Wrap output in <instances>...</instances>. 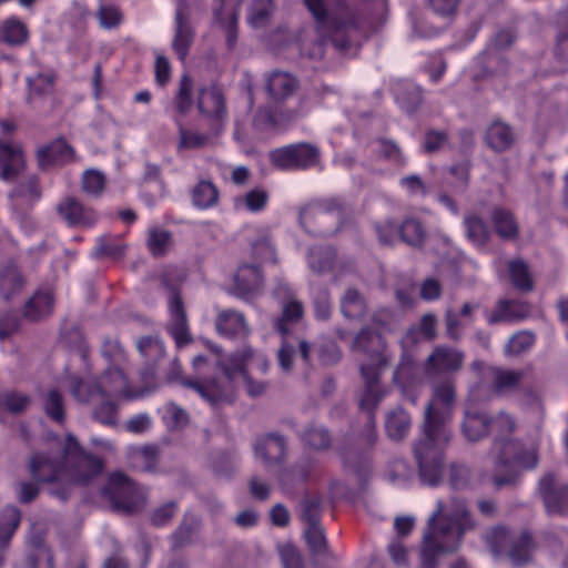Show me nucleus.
I'll return each mask as SVG.
<instances>
[{"label":"nucleus","instance_id":"obj_1","mask_svg":"<svg viewBox=\"0 0 568 568\" xmlns=\"http://www.w3.org/2000/svg\"><path fill=\"white\" fill-rule=\"evenodd\" d=\"M454 400L455 388L450 382L434 387L433 397L425 412L423 436L414 447L420 479L430 486L437 485L443 478V450L450 438L446 424Z\"/></svg>","mask_w":568,"mask_h":568},{"label":"nucleus","instance_id":"obj_2","mask_svg":"<svg viewBox=\"0 0 568 568\" xmlns=\"http://www.w3.org/2000/svg\"><path fill=\"white\" fill-rule=\"evenodd\" d=\"M475 528L465 501L452 499L449 504L437 500L423 534L419 552L422 568H435L444 555L457 551L465 534Z\"/></svg>","mask_w":568,"mask_h":568},{"label":"nucleus","instance_id":"obj_3","mask_svg":"<svg viewBox=\"0 0 568 568\" xmlns=\"http://www.w3.org/2000/svg\"><path fill=\"white\" fill-rule=\"evenodd\" d=\"M223 378L222 381H185V385L197 392L202 398L215 405L222 399H229L234 388L243 386L248 395L258 396L265 385L254 382L251 374L256 371L265 373L268 363L263 354L245 348L242 353L231 356L227 362H219Z\"/></svg>","mask_w":568,"mask_h":568},{"label":"nucleus","instance_id":"obj_4","mask_svg":"<svg viewBox=\"0 0 568 568\" xmlns=\"http://www.w3.org/2000/svg\"><path fill=\"white\" fill-rule=\"evenodd\" d=\"M29 470L39 483L85 484L102 470V462L82 452L75 438L68 436L61 460L37 453L29 460Z\"/></svg>","mask_w":568,"mask_h":568},{"label":"nucleus","instance_id":"obj_5","mask_svg":"<svg viewBox=\"0 0 568 568\" xmlns=\"http://www.w3.org/2000/svg\"><path fill=\"white\" fill-rule=\"evenodd\" d=\"M72 395L83 403H92L99 407L94 410V418L102 424L115 423V408L121 400H132L149 394V387L132 389L123 373L118 368L108 369L94 385V389L80 384L75 378L70 379Z\"/></svg>","mask_w":568,"mask_h":568},{"label":"nucleus","instance_id":"obj_6","mask_svg":"<svg viewBox=\"0 0 568 568\" xmlns=\"http://www.w3.org/2000/svg\"><path fill=\"white\" fill-rule=\"evenodd\" d=\"M384 347L385 344L381 332L375 334L363 329L354 343V348L363 351L368 358V363L361 364V372L366 386L359 399L361 408L367 410L376 406L385 395L378 385L379 369L386 362V357L383 354Z\"/></svg>","mask_w":568,"mask_h":568},{"label":"nucleus","instance_id":"obj_7","mask_svg":"<svg viewBox=\"0 0 568 568\" xmlns=\"http://www.w3.org/2000/svg\"><path fill=\"white\" fill-rule=\"evenodd\" d=\"M303 316V305L295 298H290L283 305V315L276 322L277 331L284 336L282 346L277 353L280 368L284 373L293 369L294 363L301 361L304 364L310 362L311 346L301 338L288 336V324L296 323Z\"/></svg>","mask_w":568,"mask_h":568},{"label":"nucleus","instance_id":"obj_8","mask_svg":"<svg viewBox=\"0 0 568 568\" xmlns=\"http://www.w3.org/2000/svg\"><path fill=\"white\" fill-rule=\"evenodd\" d=\"M485 539L495 556L506 555L515 566L528 562L531 557L532 546L526 532L515 537L505 528L496 527L487 532Z\"/></svg>","mask_w":568,"mask_h":568},{"label":"nucleus","instance_id":"obj_9","mask_svg":"<svg viewBox=\"0 0 568 568\" xmlns=\"http://www.w3.org/2000/svg\"><path fill=\"white\" fill-rule=\"evenodd\" d=\"M270 160L281 170L307 169L318 163L320 152L313 144L295 143L271 151Z\"/></svg>","mask_w":568,"mask_h":568},{"label":"nucleus","instance_id":"obj_10","mask_svg":"<svg viewBox=\"0 0 568 568\" xmlns=\"http://www.w3.org/2000/svg\"><path fill=\"white\" fill-rule=\"evenodd\" d=\"M514 426V419L506 414H500L494 420L488 422L486 415L475 408L473 403H469L465 410L462 430L468 440L476 442L487 433L488 427L506 433L511 432Z\"/></svg>","mask_w":568,"mask_h":568},{"label":"nucleus","instance_id":"obj_11","mask_svg":"<svg viewBox=\"0 0 568 568\" xmlns=\"http://www.w3.org/2000/svg\"><path fill=\"white\" fill-rule=\"evenodd\" d=\"M498 466L511 471L531 469L538 463L535 444L525 445L518 440H505L496 444Z\"/></svg>","mask_w":568,"mask_h":568},{"label":"nucleus","instance_id":"obj_12","mask_svg":"<svg viewBox=\"0 0 568 568\" xmlns=\"http://www.w3.org/2000/svg\"><path fill=\"white\" fill-rule=\"evenodd\" d=\"M106 494L116 508L133 511L144 501L143 493L123 474H113Z\"/></svg>","mask_w":568,"mask_h":568},{"label":"nucleus","instance_id":"obj_13","mask_svg":"<svg viewBox=\"0 0 568 568\" xmlns=\"http://www.w3.org/2000/svg\"><path fill=\"white\" fill-rule=\"evenodd\" d=\"M538 490L549 514H568V487L560 485L554 475L542 477Z\"/></svg>","mask_w":568,"mask_h":568},{"label":"nucleus","instance_id":"obj_14","mask_svg":"<svg viewBox=\"0 0 568 568\" xmlns=\"http://www.w3.org/2000/svg\"><path fill=\"white\" fill-rule=\"evenodd\" d=\"M28 101L34 110L47 113L54 108L53 78L50 74H38L28 79Z\"/></svg>","mask_w":568,"mask_h":568},{"label":"nucleus","instance_id":"obj_15","mask_svg":"<svg viewBox=\"0 0 568 568\" xmlns=\"http://www.w3.org/2000/svg\"><path fill=\"white\" fill-rule=\"evenodd\" d=\"M197 109L203 116L219 125L226 119V110L221 90L215 85L202 88L197 97Z\"/></svg>","mask_w":568,"mask_h":568},{"label":"nucleus","instance_id":"obj_16","mask_svg":"<svg viewBox=\"0 0 568 568\" xmlns=\"http://www.w3.org/2000/svg\"><path fill=\"white\" fill-rule=\"evenodd\" d=\"M463 354L450 347H437L429 355L425 372L428 376L458 371L463 365Z\"/></svg>","mask_w":568,"mask_h":568},{"label":"nucleus","instance_id":"obj_17","mask_svg":"<svg viewBox=\"0 0 568 568\" xmlns=\"http://www.w3.org/2000/svg\"><path fill=\"white\" fill-rule=\"evenodd\" d=\"M24 168V158L19 144L0 140V178L13 180Z\"/></svg>","mask_w":568,"mask_h":568},{"label":"nucleus","instance_id":"obj_18","mask_svg":"<svg viewBox=\"0 0 568 568\" xmlns=\"http://www.w3.org/2000/svg\"><path fill=\"white\" fill-rule=\"evenodd\" d=\"M58 214L71 226H91L97 217L93 211L85 209L73 199L65 197L57 206Z\"/></svg>","mask_w":568,"mask_h":568},{"label":"nucleus","instance_id":"obj_19","mask_svg":"<svg viewBox=\"0 0 568 568\" xmlns=\"http://www.w3.org/2000/svg\"><path fill=\"white\" fill-rule=\"evenodd\" d=\"M170 322L168 329L174 338L178 346L185 345L189 337V328L186 315L184 313L182 302L176 294H173L169 301Z\"/></svg>","mask_w":568,"mask_h":568},{"label":"nucleus","instance_id":"obj_20","mask_svg":"<svg viewBox=\"0 0 568 568\" xmlns=\"http://www.w3.org/2000/svg\"><path fill=\"white\" fill-rule=\"evenodd\" d=\"M73 156V150L62 139L51 142L38 151V160L41 168L61 165L69 162Z\"/></svg>","mask_w":568,"mask_h":568},{"label":"nucleus","instance_id":"obj_21","mask_svg":"<svg viewBox=\"0 0 568 568\" xmlns=\"http://www.w3.org/2000/svg\"><path fill=\"white\" fill-rule=\"evenodd\" d=\"M255 457L264 464L282 460L285 454V443L281 436L270 435L260 438L254 446Z\"/></svg>","mask_w":568,"mask_h":568},{"label":"nucleus","instance_id":"obj_22","mask_svg":"<svg viewBox=\"0 0 568 568\" xmlns=\"http://www.w3.org/2000/svg\"><path fill=\"white\" fill-rule=\"evenodd\" d=\"M298 88V81L287 72H273L267 80V91L273 100L284 101Z\"/></svg>","mask_w":568,"mask_h":568},{"label":"nucleus","instance_id":"obj_23","mask_svg":"<svg viewBox=\"0 0 568 568\" xmlns=\"http://www.w3.org/2000/svg\"><path fill=\"white\" fill-rule=\"evenodd\" d=\"M529 314V307L523 302H506L500 301L495 311L487 315V322L489 324L500 322H514L520 321L527 317Z\"/></svg>","mask_w":568,"mask_h":568},{"label":"nucleus","instance_id":"obj_24","mask_svg":"<svg viewBox=\"0 0 568 568\" xmlns=\"http://www.w3.org/2000/svg\"><path fill=\"white\" fill-rule=\"evenodd\" d=\"M329 220L331 214L322 209L306 210L301 215V223L307 232L323 236L335 232L326 226Z\"/></svg>","mask_w":568,"mask_h":568},{"label":"nucleus","instance_id":"obj_25","mask_svg":"<svg viewBox=\"0 0 568 568\" xmlns=\"http://www.w3.org/2000/svg\"><path fill=\"white\" fill-rule=\"evenodd\" d=\"M53 297L50 291L36 293L24 306V316L30 321H37L51 313Z\"/></svg>","mask_w":568,"mask_h":568},{"label":"nucleus","instance_id":"obj_26","mask_svg":"<svg viewBox=\"0 0 568 568\" xmlns=\"http://www.w3.org/2000/svg\"><path fill=\"white\" fill-rule=\"evenodd\" d=\"M175 21L176 28L172 45L179 58L184 60L192 43L193 32L189 23L184 20L180 8L176 10Z\"/></svg>","mask_w":568,"mask_h":568},{"label":"nucleus","instance_id":"obj_27","mask_svg":"<svg viewBox=\"0 0 568 568\" xmlns=\"http://www.w3.org/2000/svg\"><path fill=\"white\" fill-rule=\"evenodd\" d=\"M261 272L256 265L243 264L234 275L235 286L239 292L248 294L260 287Z\"/></svg>","mask_w":568,"mask_h":568},{"label":"nucleus","instance_id":"obj_28","mask_svg":"<svg viewBox=\"0 0 568 568\" xmlns=\"http://www.w3.org/2000/svg\"><path fill=\"white\" fill-rule=\"evenodd\" d=\"M268 202V193L263 189H253L247 193L234 199L237 211L257 213L263 211Z\"/></svg>","mask_w":568,"mask_h":568},{"label":"nucleus","instance_id":"obj_29","mask_svg":"<svg viewBox=\"0 0 568 568\" xmlns=\"http://www.w3.org/2000/svg\"><path fill=\"white\" fill-rule=\"evenodd\" d=\"M216 328L223 335L246 334L247 327L243 315L235 311L222 312L216 320Z\"/></svg>","mask_w":568,"mask_h":568},{"label":"nucleus","instance_id":"obj_30","mask_svg":"<svg viewBox=\"0 0 568 568\" xmlns=\"http://www.w3.org/2000/svg\"><path fill=\"white\" fill-rule=\"evenodd\" d=\"M477 308L478 304L476 303H465L459 313L448 311L446 314L447 334L453 338H457L460 333V326L473 321V315Z\"/></svg>","mask_w":568,"mask_h":568},{"label":"nucleus","instance_id":"obj_31","mask_svg":"<svg viewBox=\"0 0 568 568\" xmlns=\"http://www.w3.org/2000/svg\"><path fill=\"white\" fill-rule=\"evenodd\" d=\"M28 38L23 22L16 18L6 20L0 27V40L11 45L22 44Z\"/></svg>","mask_w":568,"mask_h":568},{"label":"nucleus","instance_id":"obj_32","mask_svg":"<svg viewBox=\"0 0 568 568\" xmlns=\"http://www.w3.org/2000/svg\"><path fill=\"white\" fill-rule=\"evenodd\" d=\"M385 426L388 436L399 440L407 435L410 427V418L406 412L397 408L387 415Z\"/></svg>","mask_w":568,"mask_h":568},{"label":"nucleus","instance_id":"obj_33","mask_svg":"<svg viewBox=\"0 0 568 568\" xmlns=\"http://www.w3.org/2000/svg\"><path fill=\"white\" fill-rule=\"evenodd\" d=\"M486 140L494 150L503 151L510 146L514 134L505 123L495 122L488 128Z\"/></svg>","mask_w":568,"mask_h":568},{"label":"nucleus","instance_id":"obj_34","mask_svg":"<svg viewBox=\"0 0 568 568\" xmlns=\"http://www.w3.org/2000/svg\"><path fill=\"white\" fill-rule=\"evenodd\" d=\"M508 272L510 281L517 290L530 291L532 288V275L524 261H510L508 263Z\"/></svg>","mask_w":568,"mask_h":568},{"label":"nucleus","instance_id":"obj_35","mask_svg":"<svg viewBox=\"0 0 568 568\" xmlns=\"http://www.w3.org/2000/svg\"><path fill=\"white\" fill-rule=\"evenodd\" d=\"M132 465L143 470H152L158 460V450L155 446L132 447L130 450Z\"/></svg>","mask_w":568,"mask_h":568},{"label":"nucleus","instance_id":"obj_36","mask_svg":"<svg viewBox=\"0 0 568 568\" xmlns=\"http://www.w3.org/2000/svg\"><path fill=\"white\" fill-rule=\"evenodd\" d=\"M219 199L217 189L209 181H201L193 190V204L200 209L213 206Z\"/></svg>","mask_w":568,"mask_h":568},{"label":"nucleus","instance_id":"obj_37","mask_svg":"<svg viewBox=\"0 0 568 568\" xmlns=\"http://www.w3.org/2000/svg\"><path fill=\"white\" fill-rule=\"evenodd\" d=\"M334 252L331 247L312 248L307 256L310 268L317 274L331 270Z\"/></svg>","mask_w":568,"mask_h":568},{"label":"nucleus","instance_id":"obj_38","mask_svg":"<svg viewBox=\"0 0 568 568\" xmlns=\"http://www.w3.org/2000/svg\"><path fill=\"white\" fill-rule=\"evenodd\" d=\"M493 222L501 237L510 239L517 234V223L509 211L496 209L493 213Z\"/></svg>","mask_w":568,"mask_h":568},{"label":"nucleus","instance_id":"obj_39","mask_svg":"<svg viewBox=\"0 0 568 568\" xmlns=\"http://www.w3.org/2000/svg\"><path fill=\"white\" fill-rule=\"evenodd\" d=\"M385 477L394 485H405L413 477V469L404 459H395L388 464Z\"/></svg>","mask_w":568,"mask_h":568},{"label":"nucleus","instance_id":"obj_40","mask_svg":"<svg viewBox=\"0 0 568 568\" xmlns=\"http://www.w3.org/2000/svg\"><path fill=\"white\" fill-rule=\"evenodd\" d=\"M172 246L171 235L162 229H151L148 236V247L155 255H164Z\"/></svg>","mask_w":568,"mask_h":568},{"label":"nucleus","instance_id":"obj_41","mask_svg":"<svg viewBox=\"0 0 568 568\" xmlns=\"http://www.w3.org/2000/svg\"><path fill=\"white\" fill-rule=\"evenodd\" d=\"M365 306L359 293L348 290L342 298V312L345 317L357 318L364 314Z\"/></svg>","mask_w":568,"mask_h":568},{"label":"nucleus","instance_id":"obj_42","mask_svg":"<svg viewBox=\"0 0 568 568\" xmlns=\"http://www.w3.org/2000/svg\"><path fill=\"white\" fill-rule=\"evenodd\" d=\"M192 89V79L186 74L182 75L179 91L175 97V108L182 114L187 113L193 105Z\"/></svg>","mask_w":568,"mask_h":568},{"label":"nucleus","instance_id":"obj_43","mask_svg":"<svg viewBox=\"0 0 568 568\" xmlns=\"http://www.w3.org/2000/svg\"><path fill=\"white\" fill-rule=\"evenodd\" d=\"M465 227L468 239L476 245L483 246L488 239V231L480 219L475 215L465 217Z\"/></svg>","mask_w":568,"mask_h":568},{"label":"nucleus","instance_id":"obj_44","mask_svg":"<svg viewBox=\"0 0 568 568\" xmlns=\"http://www.w3.org/2000/svg\"><path fill=\"white\" fill-rule=\"evenodd\" d=\"M22 280L14 266H9L0 273V295L8 298L12 293L20 290Z\"/></svg>","mask_w":568,"mask_h":568},{"label":"nucleus","instance_id":"obj_45","mask_svg":"<svg viewBox=\"0 0 568 568\" xmlns=\"http://www.w3.org/2000/svg\"><path fill=\"white\" fill-rule=\"evenodd\" d=\"M425 237V231L415 219H406L400 225V239L409 245H420Z\"/></svg>","mask_w":568,"mask_h":568},{"label":"nucleus","instance_id":"obj_46","mask_svg":"<svg viewBox=\"0 0 568 568\" xmlns=\"http://www.w3.org/2000/svg\"><path fill=\"white\" fill-rule=\"evenodd\" d=\"M162 418L169 428H182L189 423L186 412L180 406L169 403L162 409Z\"/></svg>","mask_w":568,"mask_h":568},{"label":"nucleus","instance_id":"obj_47","mask_svg":"<svg viewBox=\"0 0 568 568\" xmlns=\"http://www.w3.org/2000/svg\"><path fill=\"white\" fill-rule=\"evenodd\" d=\"M179 150H191L205 146L210 139L206 134L199 133L193 130L185 129L183 126L179 128Z\"/></svg>","mask_w":568,"mask_h":568},{"label":"nucleus","instance_id":"obj_48","mask_svg":"<svg viewBox=\"0 0 568 568\" xmlns=\"http://www.w3.org/2000/svg\"><path fill=\"white\" fill-rule=\"evenodd\" d=\"M45 414L55 422L64 418L63 398L57 390H49L43 398Z\"/></svg>","mask_w":568,"mask_h":568},{"label":"nucleus","instance_id":"obj_49","mask_svg":"<svg viewBox=\"0 0 568 568\" xmlns=\"http://www.w3.org/2000/svg\"><path fill=\"white\" fill-rule=\"evenodd\" d=\"M122 12L111 3H103L98 11V20L103 29L116 28L122 22Z\"/></svg>","mask_w":568,"mask_h":568},{"label":"nucleus","instance_id":"obj_50","mask_svg":"<svg viewBox=\"0 0 568 568\" xmlns=\"http://www.w3.org/2000/svg\"><path fill=\"white\" fill-rule=\"evenodd\" d=\"M138 348L143 357L158 361L164 356V345L156 337H142L138 342Z\"/></svg>","mask_w":568,"mask_h":568},{"label":"nucleus","instance_id":"obj_51","mask_svg":"<svg viewBox=\"0 0 568 568\" xmlns=\"http://www.w3.org/2000/svg\"><path fill=\"white\" fill-rule=\"evenodd\" d=\"M273 11L272 0H254L248 21L254 27L262 26Z\"/></svg>","mask_w":568,"mask_h":568},{"label":"nucleus","instance_id":"obj_52","mask_svg":"<svg viewBox=\"0 0 568 568\" xmlns=\"http://www.w3.org/2000/svg\"><path fill=\"white\" fill-rule=\"evenodd\" d=\"M105 179L103 174L95 170H88L83 174L82 187L83 191L92 196H98L104 189Z\"/></svg>","mask_w":568,"mask_h":568},{"label":"nucleus","instance_id":"obj_53","mask_svg":"<svg viewBox=\"0 0 568 568\" xmlns=\"http://www.w3.org/2000/svg\"><path fill=\"white\" fill-rule=\"evenodd\" d=\"M29 403V398L19 393L11 392L0 395V410L6 409L10 413H20Z\"/></svg>","mask_w":568,"mask_h":568},{"label":"nucleus","instance_id":"obj_54","mask_svg":"<svg viewBox=\"0 0 568 568\" xmlns=\"http://www.w3.org/2000/svg\"><path fill=\"white\" fill-rule=\"evenodd\" d=\"M534 342L535 337L530 332H519L509 339L505 351L509 355H518L528 349Z\"/></svg>","mask_w":568,"mask_h":568},{"label":"nucleus","instance_id":"obj_55","mask_svg":"<svg viewBox=\"0 0 568 568\" xmlns=\"http://www.w3.org/2000/svg\"><path fill=\"white\" fill-rule=\"evenodd\" d=\"M521 374L515 371H495V389L499 393L514 388L520 381Z\"/></svg>","mask_w":568,"mask_h":568},{"label":"nucleus","instance_id":"obj_56","mask_svg":"<svg viewBox=\"0 0 568 568\" xmlns=\"http://www.w3.org/2000/svg\"><path fill=\"white\" fill-rule=\"evenodd\" d=\"M305 538L314 552H321L325 548L324 529L315 521L308 524L305 530Z\"/></svg>","mask_w":568,"mask_h":568},{"label":"nucleus","instance_id":"obj_57","mask_svg":"<svg viewBox=\"0 0 568 568\" xmlns=\"http://www.w3.org/2000/svg\"><path fill=\"white\" fill-rule=\"evenodd\" d=\"M376 232L379 241L385 244H392L400 237V226L389 219L378 223Z\"/></svg>","mask_w":568,"mask_h":568},{"label":"nucleus","instance_id":"obj_58","mask_svg":"<svg viewBox=\"0 0 568 568\" xmlns=\"http://www.w3.org/2000/svg\"><path fill=\"white\" fill-rule=\"evenodd\" d=\"M278 552L283 568H303L301 555L293 545L288 542L280 545Z\"/></svg>","mask_w":568,"mask_h":568},{"label":"nucleus","instance_id":"obj_59","mask_svg":"<svg viewBox=\"0 0 568 568\" xmlns=\"http://www.w3.org/2000/svg\"><path fill=\"white\" fill-rule=\"evenodd\" d=\"M304 440L316 449L325 448L329 444V435L325 428L312 427L304 434Z\"/></svg>","mask_w":568,"mask_h":568},{"label":"nucleus","instance_id":"obj_60","mask_svg":"<svg viewBox=\"0 0 568 568\" xmlns=\"http://www.w3.org/2000/svg\"><path fill=\"white\" fill-rule=\"evenodd\" d=\"M304 3L320 26H324L328 22L327 0H304Z\"/></svg>","mask_w":568,"mask_h":568},{"label":"nucleus","instance_id":"obj_61","mask_svg":"<svg viewBox=\"0 0 568 568\" xmlns=\"http://www.w3.org/2000/svg\"><path fill=\"white\" fill-rule=\"evenodd\" d=\"M123 246L119 242H114L109 237H101L95 247L97 256L118 257L122 254Z\"/></svg>","mask_w":568,"mask_h":568},{"label":"nucleus","instance_id":"obj_62","mask_svg":"<svg viewBox=\"0 0 568 568\" xmlns=\"http://www.w3.org/2000/svg\"><path fill=\"white\" fill-rule=\"evenodd\" d=\"M252 254L260 262H273L274 261L273 246L271 245L270 241L265 236L253 244Z\"/></svg>","mask_w":568,"mask_h":568},{"label":"nucleus","instance_id":"obj_63","mask_svg":"<svg viewBox=\"0 0 568 568\" xmlns=\"http://www.w3.org/2000/svg\"><path fill=\"white\" fill-rule=\"evenodd\" d=\"M374 150L386 159L402 162V153L396 144L392 141L378 140L374 143Z\"/></svg>","mask_w":568,"mask_h":568},{"label":"nucleus","instance_id":"obj_64","mask_svg":"<svg viewBox=\"0 0 568 568\" xmlns=\"http://www.w3.org/2000/svg\"><path fill=\"white\" fill-rule=\"evenodd\" d=\"M151 425V417L148 414H139L126 420L125 429L130 433L140 434L149 430Z\"/></svg>","mask_w":568,"mask_h":568}]
</instances>
